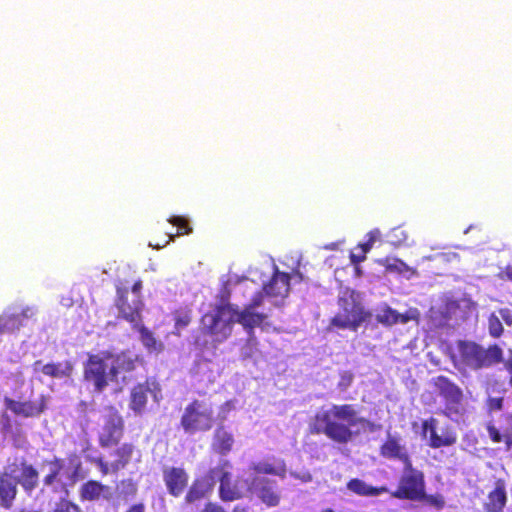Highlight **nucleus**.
<instances>
[{"mask_svg":"<svg viewBox=\"0 0 512 512\" xmlns=\"http://www.w3.org/2000/svg\"><path fill=\"white\" fill-rule=\"evenodd\" d=\"M136 375V358L126 353L91 355L84 369L85 381L96 392H102L110 383L122 390L137 380Z\"/></svg>","mask_w":512,"mask_h":512,"instance_id":"f03ea898","label":"nucleus"},{"mask_svg":"<svg viewBox=\"0 0 512 512\" xmlns=\"http://www.w3.org/2000/svg\"><path fill=\"white\" fill-rule=\"evenodd\" d=\"M290 475L292 477L300 480L303 483H307V482H310L312 480L311 474L308 471H306V470H303V471H300V472L291 471Z\"/></svg>","mask_w":512,"mask_h":512,"instance_id":"c03bdc74","label":"nucleus"},{"mask_svg":"<svg viewBox=\"0 0 512 512\" xmlns=\"http://www.w3.org/2000/svg\"><path fill=\"white\" fill-rule=\"evenodd\" d=\"M347 488L361 496H378L385 491V488H376L368 485L360 479H352L348 482Z\"/></svg>","mask_w":512,"mask_h":512,"instance_id":"c85d7f7f","label":"nucleus"},{"mask_svg":"<svg viewBox=\"0 0 512 512\" xmlns=\"http://www.w3.org/2000/svg\"><path fill=\"white\" fill-rule=\"evenodd\" d=\"M52 512H80L77 505L67 501L64 497L60 498V501L56 503L55 508Z\"/></svg>","mask_w":512,"mask_h":512,"instance_id":"e433bc0d","label":"nucleus"},{"mask_svg":"<svg viewBox=\"0 0 512 512\" xmlns=\"http://www.w3.org/2000/svg\"><path fill=\"white\" fill-rule=\"evenodd\" d=\"M503 405V398L495 397L490 398L488 401V406L490 410L496 411L501 410Z\"/></svg>","mask_w":512,"mask_h":512,"instance_id":"de8ad7c7","label":"nucleus"},{"mask_svg":"<svg viewBox=\"0 0 512 512\" xmlns=\"http://www.w3.org/2000/svg\"><path fill=\"white\" fill-rule=\"evenodd\" d=\"M139 332L143 345L150 353H159L162 351V342L158 341L148 329L141 327Z\"/></svg>","mask_w":512,"mask_h":512,"instance_id":"7c9ffc66","label":"nucleus"},{"mask_svg":"<svg viewBox=\"0 0 512 512\" xmlns=\"http://www.w3.org/2000/svg\"><path fill=\"white\" fill-rule=\"evenodd\" d=\"M352 381H353V374L351 372L344 371L340 375L338 387L341 390H346L351 385Z\"/></svg>","mask_w":512,"mask_h":512,"instance_id":"a19ab883","label":"nucleus"},{"mask_svg":"<svg viewBox=\"0 0 512 512\" xmlns=\"http://www.w3.org/2000/svg\"><path fill=\"white\" fill-rule=\"evenodd\" d=\"M188 324V321L187 320H183V319H179L176 323V326L177 327H184Z\"/></svg>","mask_w":512,"mask_h":512,"instance_id":"4d7b16f0","label":"nucleus"},{"mask_svg":"<svg viewBox=\"0 0 512 512\" xmlns=\"http://www.w3.org/2000/svg\"><path fill=\"white\" fill-rule=\"evenodd\" d=\"M210 363L209 362H203L199 365V370L205 371L210 369Z\"/></svg>","mask_w":512,"mask_h":512,"instance_id":"5fc2aeb1","label":"nucleus"},{"mask_svg":"<svg viewBox=\"0 0 512 512\" xmlns=\"http://www.w3.org/2000/svg\"><path fill=\"white\" fill-rule=\"evenodd\" d=\"M381 236V232L379 229H374L368 233V241L364 244H360L359 248L362 250L363 253H367L372 248L374 242L378 240Z\"/></svg>","mask_w":512,"mask_h":512,"instance_id":"4c0bfd02","label":"nucleus"},{"mask_svg":"<svg viewBox=\"0 0 512 512\" xmlns=\"http://www.w3.org/2000/svg\"><path fill=\"white\" fill-rule=\"evenodd\" d=\"M215 484H216L215 478L212 475V469H211L206 478H204L202 480H197L192 485V487L190 488L189 492L186 495V501L189 503H193L196 500L204 497L206 492L211 490Z\"/></svg>","mask_w":512,"mask_h":512,"instance_id":"393cba45","label":"nucleus"},{"mask_svg":"<svg viewBox=\"0 0 512 512\" xmlns=\"http://www.w3.org/2000/svg\"><path fill=\"white\" fill-rule=\"evenodd\" d=\"M361 253H362L361 255H357L355 253L351 254L350 258H351V262L353 264H358V263L364 261L366 253H363L362 251H361Z\"/></svg>","mask_w":512,"mask_h":512,"instance_id":"8fccbe9b","label":"nucleus"},{"mask_svg":"<svg viewBox=\"0 0 512 512\" xmlns=\"http://www.w3.org/2000/svg\"><path fill=\"white\" fill-rule=\"evenodd\" d=\"M18 485L16 481L3 469L0 472V506L10 509L16 498Z\"/></svg>","mask_w":512,"mask_h":512,"instance_id":"aec40b11","label":"nucleus"},{"mask_svg":"<svg viewBox=\"0 0 512 512\" xmlns=\"http://www.w3.org/2000/svg\"><path fill=\"white\" fill-rule=\"evenodd\" d=\"M82 462L76 454L67 458H54L44 462L47 474L43 478V486L58 493L59 498L68 495V487L73 486L81 470Z\"/></svg>","mask_w":512,"mask_h":512,"instance_id":"20e7f679","label":"nucleus"},{"mask_svg":"<svg viewBox=\"0 0 512 512\" xmlns=\"http://www.w3.org/2000/svg\"><path fill=\"white\" fill-rule=\"evenodd\" d=\"M149 246H150V247H153V248H155V249H160V248H161V246H160L159 244L154 245V244H152L151 242L149 243Z\"/></svg>","mask_w":512,"mask_h":512,"instance_id":"bf43d9fd","label":"nucleus"},{"mask_svg":"<svg viewBox=\"0 0 512 512\" xmlns=\"http://www.w3.org/2000/svg\"><path fill=\"white\" fill-rule=\"evenodd\" d=\"M97 468L102 472V474L106 475L109 472H112L111 470V463H107L103 461L102 458H96L93 460Z\"/></svg>","mask_w":512,"mask_h":512,"instance_id":"37998d69","label":"nucleus"},{"mask_svg":"<svg viewBox=\"0 0 512 512\" xmlns=\"http://www.w3.org/2000/svg\"><path fill=\"white\" fill-rule=\"evenodd\" d=\"M509 371H510V374H511L510 383L512 385V366L510 367Z\"/></svg>","mask_w":512,"mask_h":512,"instance_id":"052dcab7","label":"nucleus"},{"mask_svg":"<svg viewBox=\"0 0 512 512\" xmlns=\"http://www.w3.org/2000/svg\"><path fill=\"white\" fill-rule=\"evenodd\" d=\"M339 312L333 318L332 324L339 328H351L356 330L364 321L365 312L363 306L356 300L355 293L345 290L339 297Z\"/></svg>","mask_w":512,"mask_h":512,"instance_id":"6e6552de","label":"nucleus"},{"mask_svg":"<svg viewBox=\"0 0 512 512\" xmlns=\"http://www.w3.org/2000/svg\"><path fill=\"white\" fill-rule=\"evenodd\" d=\"M118 490L120 494H123L125 496L133 495L136 492V487L132 481H122L121 484L118 486Z\"/></svg>","mask_w":512,"mask_h":512,"instance_id":"ea45409f","label":"nucleus"},{"mask_svg":"<svg viewBox=\"0 0 512 512\" xmlns=\"http://www.w3.org/2000/svg\"><path fill=\"white\" fill-rule=\"evenodd\" d=\"M202 512H225L222 507L215 504H208ZM233 512H245L244 510L235 509Z\"/></svg>","mask_w":512,"mask_h":512,"instance_id":"09e8293b","label":"nucleus"},{"mask_svg":"<svg viewBox=\"0 0 512 512\" xmlns=\"http://www.w3.org/2000/svg\"><path fill=\"white\" fill-rule=\"evenodd\" d=\"M141 288L142 283L138 281L133 285L131 292H123L118 289L117 307L119 313L135 327L138 326L139 313L142 308V301L140 299Z\"/></svg>","mask_w":512,"mask_h":512,"instance_id":"f8f14e48","label":"nucleus"},{"mask_svg":"<svg viewBox=\"0 0 512 512\" xmlns=\"http://www.w3.org/2000/svg\"><path fill=\"white\" fill-rule=\"evenodd\" d=\"M231 463L222 459L218 465L212 468V475L215 483L220 482L219 495L223 501H234L242 498L247 492H250L251 478L245 471L237 479L232 478Z\"/></svg>","mask_w":512,"mask_h":512,"instance_id":"423d86ee","label":"nucleus"},{"mask_svg":"<svg viewBox=\"0 0 512 512\" xmlns=\"http://www.w3.org/2000/svg\"><path fill=\"white\" fill-rule=\"evenodd\" d=\"M422 500L427 501L437 508H442L444 506V499L441 496H427L425 494V497H423Z\"/></svg>","mask_w":512,"mask_h":512,"instance_id":"49530a36","label":"nucleus"},{"mask_svg":"<svg viewBox=\"0 0 512 512\" xmlns=\"http://www.w3.org/2000/svg\"><path fill=\"white\" fill-rule=\"evenodd\" d=\"M5 405L8 410L16 415L23 417L38 416L45 408L44 398L41 397L39 401H16L13 399L5 398Z\"/></svg>","mask_w":512,"mask_h":512,"instance_id":"f3484780","label":"nucleus"},{"mask_svg":"<svg viewBox=\"0 0 512 512\" xmlns=\"http://www.w3.org/2000/svg\"><path fill=\"white\" fill-rule=\"evenodd\" d=\"M132 452L133 447L129 444H124L119 447L114 453L116 459L111 462L112 472H117L120 469H123L130 461Z\"/></svg>","mask_w":512,"mask_h":512,"instance_id":"c756f323","label":"nucleus"},{"mask_svg":"<svg viewBox=\"0 0 512 512\" xmlns=\"http://www.w3.org/2000/svg\"><path fill=\"white\" fill-rule=\"evenodd\" d=\"M232 282L230 278L225 284L220 295V301L204 313L201 318V331L209 336L212 342H222L229 337L235 322L244 328L261 326L267 318L265 303L279 306L289 291V275L279 272L273 265V276L263 291L259 292L242 312L235 310L227 303L229 299L228 286Z\"/></svg>","mask_w":512,"mask_h":512,"instance_id":"f257e3e1","label":"nucleus"},{"mask_svg":"<svg viewBox=\"0 0 512 512\" xmlns=\"http://www.w3.org/2000/svg\"><path fill=\"white\" fill-rule=\"evenodd\" d=\"M462 304L465 306V307H468L469 303L467 301H463Z\"/></svg>","mask_w":512,"mask_h":512,"instance_id":"680f3d73","label":"nucleus"},{"mask_svg":"<svg viewBox=\"0 0 512 512\" xmlns=\"http://www.w3.org/2000/svg\"><path fill=\"white\" fill-rule=\"evenodd\" d=\"M168 236H169V239L165 242V244L163 246L169 244L170 241H174V239H175V236H173V235H168Z\"/></svg>","mask_w":512,"mask_h":512,"instance_id":"13d9d810","label":"nucleus"},{"mask_svg":"<svg viewBox=\"0 0 512 512\" xmlns=\"http://www.w3.org/2000/svg\"><path fill=\"white\" fill-rule=\"evenodd\" d=\"M487 430H488L489 437L492 439L493 442L500 443L503 441V436L501 435V433L498 431V429L496 427L489 425Z\"/></svg>","mask_w":512,"mask_h":512,"instance_id":"a18cd8bd","label":"nucleus"},{"mask_svg":"<svg viewBox=\"0 0 512 512\" xmlns=\"http://www.w3.org/2000/svg\"><path fill=\"white\" fill-rule=\"evenodd\" d=\"M382 455L388 458H397L406 464L409 461L407 452L404 446H402L399 440L389 437L381 448Z\"/></svg>","mask_w":512,"mask_h":512,"instance_id":"bb28decb","label":"nucleus"},{"mask_svg":"<svg viewBox=\"0 0 512 512\" xmlns=\"http://www.w3.org/2000/svg\"><path fill=\"white\" fill-rule=\"evenodd\" d=\"M376 319L385 325H392L398 322L407 323L409 321V317L398 313L386 305L377 310Z\"/></svg>","mask_w":512,"mask_h":512,"instance_id":"cd10ccee","label":"nucleus"},{"mask_svg":"<svg viewBox=\"0 0 512 512\" xmlns=\"http://www.w3.org/2000/svg\"><path fill=\"white\" fill-rule=\"evenodd\" d=\"M502 349L497 345L485 349L471 341H459L455 364L459 368L479 370L502 361Z\"/></svg>","mask_w":512,"mask_h":512,"instance_id":"39448f33","label":"nucleus"},{"mask_svg":"<svg viewBox=\"0 0 512 512\" xmlns=\"http://www.w3.org/2000/svg\"><path fill=\"white\" fill-rule=\"evenodd\" d=\"M250 492L269 507L277 506L280 502V490L277 482L265 476H253L251 478Z\"/></svg>","mask_w":512,"mask_h":512,"instance_id":"4468645a","label":"nucleus"},{"mask_svg":"<svg viewBox=\"0 0 512 512\" xmlns=\"http://www.w3.org/2000/svg\"><path fill=\"white\" fill-rule=\"evenodd\" d=\"M122 436V419L115 413H109L99 435L101 446L108 447L116 444Z\"/></svg>","mask_w":512,"mask_h":512,"instance_id":"dca6fc26","label":"nucleus"},{"mask_svg":"<svg viewBox=\"0 0 512 512\" xmlns=\"http://www.w3.org/2000/svg\"><path fill=\"white\" fill-rule=\"evenodd\" d=\"M424 436L429 440V445L433 448H439L442 446H450L456 442V436L447 433L444 436H439L434 426V420L425 422L423 424Z\"/></svg>","mask_w":512,"mask_h":512,"instance_id":"5701e85b","label":"nucleus"},{"mask_svg":"<svg viewBox=\"0 0 512 512\" xmlns=\"http://www.w3.org/2000/svg\"><path fill=\"white\" fill-rule=\"evenodd\" d=\"M168 221L178 227V234H190L192 232V228L188 224V220L182 216H172L168 219Z\"/></svg>","mask_w":512,"mask_h":512,"instance_id":"f704fd0d","label":"nucleus"},{"mask_svg":"<svg viewBox=\"0 0 512 512\" xmlns=\"http://www.w3.org/2000/svg\"><path fill=\"white\" fill-rule=\"evenodd\" d=\"M72 370L73 366L69 361L43 364V362L39 360L33 364L34 373H42L56 379L69 378Z\"/></svg>","mask_w":512,"mask_h":512,"instance_id":"6ab92c4d","label":"nucleus"},{"mask_svg":"<svg viewBox=\"0 0 512 512\" xmlns=\"http://www.w3.org/2000/svg\"><path fill=\"white\" fill-rule=\"evenodd\" d=\"M461 309V303H458L456 301H450L446 304L445 307V315L444 318L446 320H452V319H458L461 318V316H458V310Z\"/></svg>","mask_w":512,"mask_h":512,"instance_id":"c9c22d12","label":"nucleus"},{"mask_svg":"<svg viewBox=\"0 0 512 512\" xmlns=\"http://www.w3.org/2000/svg\"><path fill=\"white\" fill-rule=\"evenodd\" d=\"M36 308L26 306L12 308L0 316V334H11L26 325V321L36 315Z\"/></svg>","mask_w":512,"mask_h":512,"instance_id":"ddd939ff","label":"nucleus"},{"mask_svg":"<svg viewBox=\"0 0 512 512\" xmlns=\"http://www.w3.org/2000/svg\"><path fill=\"white\" fill-rule=\"evenodd\" d=\"M127 512H144V506L141 504L134 505Z\"/></svg>","mask_w":512,"mask_h":512,"instance_id":"3c124183","label":"nucleus"},{"mask_svg":"<svg viewBox=\"0 0 512 512\" xmlns=\"http://www.w3.org/2000/svg\"><path fill=\"white\" fill-rule=\"evenodd\" d=\"M80 495L83 500L88 501L107 499L110 496V489L97 481L91 480L82 485Z\"/></svg>","mask_w":512,"mask_h":512,"instance_id":"b1692460","label":"nucleus"},{"mask_svg":"<svg viewBox=\"0 0 512 512\" xmlns=\"http://www.w3.org/2000/svg\"><path fill=\"white\" fill-rule=\"evenodd\" d=\"M187 479L185 471L181 468H171L164 472V480L167 488L174 496H178L182 493L187 484Z\"/></svg>","mask_w":512,"mask_h":512,"instance_id":"412c9836","label":"nucleus"},{"mask_svg":"<svg viewBox=\"0 0 512 512\" xmlns=\"http://www.w3.org/2000/svg\"><path fill=\"white\" fill-rule=\"evenodd\" d=\"M507 501L505 483L498 480L494 489L489 493L485 507L489 512H502Z\"/></svg>","mask_w":512,"mask_h":512,"instance_id":"4be33fe9","label":"nucleus"},{"mask_svg":"<svg viewBox=\"0 0 512 512\" xmlns=\"http://www.w3.org/2000/svg\"><path fill=\"white\" fill-rule=\"evenodd\" d=\"M338 245H339L338 243L334 242V243H331L329 245H326L325 249H327V250H336L338 248Z\"/></svg>","mask_w":512,"mask_h":512,"instance_id":"6e6d98bb","label":"nucleus"},{"mask_svg":"<svg viewBox=\"0 0 512 512\" xmlns=\"http://www.w3.org/2000/svg\"><path fill=\"white\" fill-rule=\"evenodd\" d=\"M435 385L445 399L444 414L451 420L458 421L464 411L461 390L444 376L437 377Z\"/></svg>","mask_w":512,"mask_h":512,"instance_id":"9b49d317","label":"nucleus"},{"mask_svg":"<svg viewBox=\"0 0 512 512\" xmlns=\"http://www.w3.org/2000/svg\"><path fill=\"white\" fill-rule=\"evenodd\" d=\"M234 444V437L232 433L227 431L224 427L216 429L213 438V449L221 455H227Z\"/></svg>","mask_w":512,"mask_h":512,"instance_id":"a878e982","label":"nucleus"},{"mask_svg":"<svg viewBox=\"0 0 512 512\" xmlns=\"http://www.w3.org/2000/svg\"><path fill=\"white\" fill-rule=\"evenodd\" d=\"M213 422L212 405L205 400H196L189 404L181 418V425L185 432L189 434L208 431L211 429Z\"/></svg>","mask_w":512,"mask_h":512,"instance_id":"0eeeda50","label":"nucleus"},{"mask_svg":"<svg viewBox=\"0 0 512 512\" xmlns=\"http://www.w3.org/2000/svg\"><path fill=\"white\" fill-rule=\"evenodd\" d=\"M148 396H152L155 401H158L154 383H139L137 386L133 387L131 391L130 408L135 413L141 414L145 409Z\"/></svg>","mask_w":512,"mask_h":512,"instance_id":"a211bd4d","label":"nucleus"},{"mask_svg":"<svg viewBox=\"0 0 512 512\" xmlns=\"http://www.w3.org/2000/svg\"><path fill=\"white\" fill-rule=\"evenodd\" d=\"M504 273L506 277L512 281V266H508Z\"/></svg>","mask_w":512,"mask_h":512,"instance_id":"864d4df0","label":"nucleus"},{"mask_svg":"<svg viewBox=\"0 0 512 512\" xmlns=\"http://www.w3.org/2000/svg\"><path fill=\"white\" fill-rule=\"evenodd\" d=\"M196 344H197L198 346H206V345H208V340H207V339H203V340H202L200 337H198V338L196 339Z\"/></svg>","mask_w":512,"mask_h":512,"instance_id":"603ef678","label":"nucleus"},{"mask_svg":"<svg viewBox=\"0 0 512 512\" xmlns=\"http://www.w3.org/2000/svg\"><path fill=\"white\" fill-rule=\"evenodd\" d=\"M370 422L359 415L353 405L331 404L319 409L315 415L313 428L331 440L346 444L355 436L367 430Z\"/></svg>","mask_w":512,"mask_h":512,"instance_id":"7ed1b4c3","label":"nucleus"},{"mask_svg":"<svg viewBox=\"0 0 512 512\" xmlns=\"http://www.w3.org/2000/svg\"><path fill=\"white\" fill-rule=\"evenodd\" d=\"M250 478L261 474L275 475L282 479L286 476V464L282 459L269 457L257 462H252L247 470Z\"/></svg>","mask_w":512,"mask_h":512,"instance_id":"2eb2a0df","label":"nucleus"},{"mask_svg":"<svg viewBox=\"0 0 512 512\" xmlns=\"http://www.w3.org/2000/svg\"><path fill=\"white\" fill-rule=\"evenodd\" d=\"M235 403L236 402L234 400H229V401L225 402L223 405H221L219 412H218V418L221 421L226 420L229 413L231 411L235 410Z\"/></svg>","mask_w":512,"mask_h":512,"instance_id":"58836bf2","label":"nucleus"},{"mask_svg":"<svg viewBox=\"0 0 512 512\" xmlns=\"http://www.w3.org/2000/svg\"><path fill=\"white\" fill-rule=\"evenodd\" d=\"M3 469L20 485L27 495H31L39 485V472L24 457L9 458Z\"/></svg>","mask_w":512,"mask_h":512,"instance_id":"1a4fd4ad","label":"nucleus"},{"mask_svg":"<svg viewBox=\"0 0 512 512\" xmlns=\"http://www.w3.org/2000/svg\"><path fill=\"white\" fill-rule=\"evenodd\" d=\"M497 314L500 316L501 321H503L507 326H512V310L508 308H501L497 311Z\"/></svg>","mask_w":512,"mask_h":512,"instance_id":"79ce46f5","label":"nucleus"},{"mask_svg":"<svg viewBox=\"0 0 512 512\" xmlns=\"http://www.w3.org/2000/svg\"><path fill=\"white\" fill-rule=\"evenodd\" d=\"M387 242L398 246L404 243L407 239V233L401 228H394L386 235Z\"/></svg>","mask_w":512,"mask_h":512,"instance_id":"72a5a7b5","label":"nucleus"},{"mask_svg":"<svg viewBox=\"0 0 512 512\" xmlns=\"http://www.w3.org/2000/svg\"><path fill=\"white\" fill-rule=\"evenodd\" d=\"M386 269L390 272H397L399 274L409 273L410 275H412L415 273V271L412 268H410L405 262H403L400 259H387Z\"/></svg>","mask_w":512,"mask_h":512,"instance_id":"2f4dec72","label":"nucleus"},{"mask_svg":"<svg viewBox=\"0 0 512 512\" xmlns=\"http://www.w3.org/2000/svg\"><path fill=\"white\" fill-rule=\"evenodd\" d=\"M488 330L489 334L494 338H498L502 335L503 325L500 316L497 314V312H493L490 314L488 318Z\"/></svg>","mask_w":512,"mask_h":512,"instance_id":"473e14b6","label":"nucleus"},{"mask_svg":"<svg viewBox=\"0 0 512 512\" xmlns=\"http://www.w3.org/2000/svg\"><path fill=\"white\" fill-rule=\"evenodd\" d=\"M394 496L399 499L422 500L425 497L424 475L421 471L412 467L410 461H406L403 474Z\"/></svg>","mask_w":512,"mask_h":512,"instance_id":"9d476101","label":"nucleus"}]
</instances>
